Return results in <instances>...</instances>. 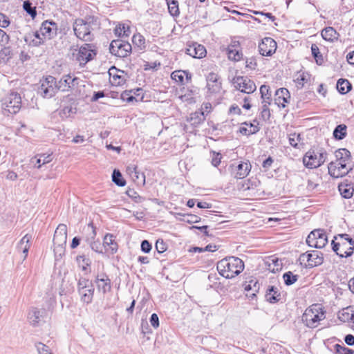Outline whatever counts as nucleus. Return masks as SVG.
I'll use <instances>...</instances> for the list:
<instances>
[{"label": "nucleus", "instance_id": "1", "mask_svg": "<svg viewBox=\"0 0 354 354\" xmlns=\"http://www.w3.org/2000/svg\"><path fill=\"white\" fill-rule=\"evenodd\" d=\"M77 80L76 77H72L70 75H67L63 76L57 82L55 77L49 75L40 81L37 93L44 98H50L55 95L58 90L62 91H68L70 88L75 85Z\"/></svg>", "mask_w": 354, "mask_h": 354}, {"label": "nucleus", "instance_id": "2", "mask_svg": "<svg viewBox=\"0 0 354 354\" xmlns=\"http://www.w3.org/2000/svg\"><path fill=\"white\" fill-rule=\"evenodd\" d=\"M100 25L97 17L87 15L84 19H76L73 24V29L78 39L84 41H91L94 39L93 32L99 30Z\"/></svg>", "mask_w": 354, "mask_h": 354}, {"label": "nucleus", "instance_id": "3", "mask_svg": "<svg viewBox=\"0 0 354 354\" xmlns=\"http://www.w3.org/2000/svg\"><path fill=\"white\" fill-rule=\"evenodd\" d=\"M216 268L221 276L227 279H232L243 270L244 263L238 257H228L219 261Z\"/></svg>", "mask_w": 354, "mask_h": 354}, {"label": "nucleus", "instance_id": "4", "mask_svg": "<svg viewBox=\"0 0 354 354\" xmlns=\"http://www.w3.org/2000/svg\"><path fill=\"white\" fill-rule=\"evenodd\" d=\"M325 319V312L319 305L315 304L307 308L302 315V321L309 328H315Z\"/></svg>", "mask_w": 354, "mask_h": 354}, {"label": "nucleus", "instance_id": "5", "mask_svg": "<svg viewBox=\"0 0 354 354\" xmlns=\"http://www.w3.org/2000/svg\"><path fill=\"white\" fill-rule=\"evenodd\" d=\"M228 169L234 178L243 179L250 171L251 165L249 161L236 160L230 165Z\"/></svg>", "mask_w": 354, "mask_h": 354}, {"label": "nucleus", "instance_id": "6", "mask_svg": "<svg viewBox=\"0 0 354 354\" xmlns=\"http://www.w3.org/2000/svg\"><path fill=\"white\" fill-rule=\"evenodd\" d=\"M306 243L310 247L322 248L328 243L327 236L324 230L316 229L308 234Z\"/></svg>", "mask_w": 354, "mask_h": 354}, {"label": "nucleus", "instance_id": "7", "mask_svg": "<svg viewBox=\"0 0 354 354\" xmlns=\"http://www.w3.org/2000/svg\"><path fill=\"white\" fill-rule=\"evenodd\" d=\"M299 260L301 264L306 268H313L322 264L324 257L322 253L313 250L311 252L303 253L299 256Z\"/></svg>", "mask_w": 354, "mask_h": 354}, {"label": "nucleus", "instance_id": "8", "mask_svg": "<svg viewBox=\"0 0 354 354\" xmlns=\"http://www.w3.org/2000/svg\"><path fill=\"white\" fill-rule=\"evenodd\" d=\"M3 111L5 113L11 114L17 113L21 106V98L19 94L11 93L5 99L3 102Z\"/></svg>", "mask_w": 354, "mask_h": 354}, {"label": "nucleus", "instance_id": "9", "mask_svg": "<svg viewBox=\"0 0 354 354\" xmlns=\"http://www.w3.org/2000/svg\"><path fill=\"white\" fill-rule=\"evenodd\" d=\"M110 53L119 57H127L131 51V46L129 42L122 39L113 40L109 46Z\"/></svg>", "mask_w": 354, "mask_h": 354}, {"label": "nucleus", "instance_id": "10", "mask_svg": "<svg viewBox=\"0 0 354 354\" xmlns=\"http://www.w3.org/2000/svg\"><path fill=\"white\" fill-rule=\"evenodd\" d=\"M234 87L245 93H252L257 89L254 82L246 76H237L232 80Z\"/></svg>", "mask_w": 354, "mask_h": 354}, {"label": "nucleus", "instance_id": "11", "mask_svg": "<svg viewBox=\"0 0 354 354\" xmlns=\"http://www.w3.org/2000/svg\"><path fill=\"white\" fill-rule=\"evenodd\" d=\"M57 24L53 21H44L40 27L39 31H37L35 34V37L39 39H42L40 35H42L44 38L51 39L57 35Z\"/></svg>", "mask_w": 354, "mask_h": 354}, {"label": "nucleus", "instance_id": "12", "mask_svg": "<svg viewBox=\"0 0 354 354\" xmlns=\"http://www.w3.org/2000/svg\"><path fill=\"white\" fill-rule=\"evenodd\" d=\"M93 47L92 44H86L80 48L76 56V59L80 62V65L86 64L96 55Z\"/></svg>", "mask_w": 354, "mask_h": 354}, {"label": "nucleus", "instance_id": "13", "mask_svg": "<svg viewBox=\"0 0 354 354\" xmlns=\"http://www.w3.org/2000/svg\"><path fill=\"white\" fill-rule=\"evenodd\" d=\"M277 50V43L271 37H265L259 44V51L262 56H271Z\"/></svg>", "mask_w": 354, "mask_h": 354}, {"label": "nucleus", "instance_id": "14", "mask_svg": "<svg viewBox=\"0 0 354 354\" xmlns=\"http://www.w3.org/2000/svg\"><path fill=\"white\" fill-rule=\"evenodd\" d=\"M94 282L97 286L98 291L102 292L103 294H106L111 290V279L105 273L97 274Z\"/></svg>", "mask_w": 354, "mask_h": 354}, {"label": "nucleus", "instance_id": "15", "mask_svg": "<svg viewBox=\"0 0 354 354\" xmlns=\"http://www.w3.org/2000/svg\"><path fill=\"white\" fill-rule=\"evenodd\" d=\"M185 52L189 56L198 59L205 57L207 53L204 46L196 42L188 45Z\"/></svg>", "mask_w": 354, "mask_h": 354}, {"label": "nucleus", "instance_id": "16", "mask_svg": "<svg viewBox=\"0 0 354 354\" xmlns=\"http://www.w3.org/2000/svg\"><path fill=\"white\" fill-rule=\"evenodd\" d=\"M67 239V227L65 224H59L55 231L53 244L66 245Z\"/></svg>", "mask_w": 354, "mask_h": 354}, {"label": "nucleus", "instance_id": "17", "mask_svg": "<svg viewBox=\"0 0 354 354\" xmlns=\"http://www.w3.org/2000/svg\"><path fill=\"white\" fill-rule=\"evenodd\" d=\"M127 172L130 176L132 180L138 185H144L145 183V176L144 173L140 172L135 165H129L127 167Z\"/></svg>", "mask_w": 354, "mask_h": 354}, {"label": "nucleus", "instance_id": "18", "mask_svg": "<svg viewBox=\"0 0 354 354\" xmlns=\"http://www.w3.org/2000/svg\"><path fill=\"white\" fill-rule=\"evenodd\" d=\"M87 230L91 231L90 238L87 239V241L88 242L91 248L98 253L102 252L103 245H101V243L99 241H94L93 239L96 236L95 227L93 226V223H89L87 226Z\"/></svg>", "mask_w": 354, "mask_h": 354}, {"label": "nucleus", "instance_id": "19", "mask_svg": "<svg viewBox=\"0 0 354 354\" xmlns=\"http://www.w3.org/2000/svg\"><path fill=\"white\" fill-rule=\"evenodd\" d=\"M207 86L212 93L218 92L221 88L219 77L214 73H209L207 76Z\"/></svg>", "mask_w": 354, "mask_h": 354}, {"label": "nucleus", "instance_id": "20", "mask_svg": "<svg viewBox=\"0 0 354 354\" xmlns=\"http://www.w3.org/2000/svg\"><path fill=\"white\" fill-rule=\"evenodd\" d=\"M290 98V93L286 88H281L275 91L274 101L278 106L285 107V104L288 102Z\"/></svg>", "mask_w": 354, "mask_h": 354}, {"label": "nucleus", "instance_id": "21", "mask_svg": "<svg viewBox=\"0 0 354 354\" xmlns=\"http://www.w3.org/2000/svg\"><path fill=\"white\" fill-rule=\"evenodd\" d=\"M46 313L44 309H38L37 308H32L28 315V318L30 324L33 326H36L39 322L41 318L44 317V314Z\"/></svg>", "mask_w": 354, "mask_h": 354}, {"label": "nucleus", "instance_id": "22", "mask_svg": "<svg viewBox=\"0 0 354 354\" xmlns=\"http://www.w3.org/2000/svg\"><path fill=\"white\" fill-rule=\"evenodd\" d=\"M103 247L106 252L114 254L118 250V244L115 241L114 237L112 234H107L104 237Z\"/></svg>", "mask_w": 354, "mask_h": 354}, {"label": "nucleus", "instance_id": "23", "mask_svg": "<svg viewBox=\"0 0 354 354\" xmlns=\"http://www.w3.org/2000/svg\"><path fill=\"white\" fill-rule=\"evenodd\" d=\"M94 292L95 288L93 284H91L88 286L86 288L78 291L81 297V301L87 304L92 302Z\"/></svg>", "mask_w": 354, "mask_h": 354}, {"label": "nucleus", "instance_id": "24", "mask_svg": "<svg viewBox=\"0 0 354 354\" xmlns=\"http://www.w3.org/2000/svg\"><path fill=\"white\" fill-rule=\"evenodd\" d=\"M184 76H185L187 82L191 80L192 75L187 71H175L171 74V79L180 84H185Z\"/></svg>", "mask_w": 354, "mask_h": 354}, {"label": "nucleus", "instance_id": "25", "mask_svg": "<svg viewBox=\"0 0 354 354\" xmlns=\"http://www.w3.org/2000/svg\"><path fill=\"white\" fill-rule=\"evenodd\" d=\"M317 153L314 151H308L303 158V163L308 168H316Z\"/></svg>", "mask_w": 354, "mask_h": 354}, {"label": "nucleus", "instance_id": "26", "mask_svg": "<svg viewBox=\"0 0 354 354\" xmlns=\"http://www.w3.org/2000/svg\"><path fill=\"white\" fill-rule=\"evenodd\" d=\"M339 239H344L349 244V248H346V250L344 252L339 253L341 257H351L354 252V241L347 234H342L338 235Z\"/></svg>", "mask_w": 354, "mask_h": 354}, {"label": "nucleus", "instance_id": "27", "mask_svg": "<svg viewBox=\"0 0 354 354\" xmlns=\"http://www.w3.org/2000/svg\"><path fill=\"white\" fill-rule=\"evenodd\" d=\"M266 299L270 303H276L281 299V294L279 292L278 288L275 286H270L265 295Z\"/></svg>", "mask_w": 354, "mask_h": 354}, {"label": "nucleus", "instance_id": "28", "mask_svg": "<svg viewBox=\"0 0 354 354\" xmlns=\"http://www.w3.org/2000/svg\"><path fill=\"white\" fill-rule=\"evenodd\" d=\"M31 236L26 234L19 241L17 245V250L21 251L24 254V259H25L28 255V252L30 246V240Z\"/></svg>", "mask_w": 354, "mask_h": 354}, {"label": "nucleus", "instance_id": "29", "mask_svg": "<svg viewBox=\"0 0 354 354\" xmlns=\"http://www.w3.org/2000/svg\"><path fill=\"white\" fill-rule=\"evenodd\" d=\"M341 195L345 198H350L354 193V187L351 184L341 183L338 186Z\"/></svg>", "mask_w": 354, "mask_h": 354}, {"label": "nucleus", "instance_id": "30", "mask_svg": "<svg viewBox=\"0 0 354 354\" xmlns=\"http://www.w3.org/2000/svg\"><path fill=\"white\" fill-rule=\"evenodd\" d=\"M322 36L324 39L333 41L337 39L338 33L333 27H326L322 31Z\"/></svg>", "mask_w": 354, "mask_h": 354}, {"label": "nucleus", "instance_id": "31", "mask_svg": "<svg viewBox=\"0 0 354 354\" xmlns=\"http://www.w3.org/2000/svg\"><path fill=\"white\" fill-rule=\"evenodd\" d=\"M328 173L333 178L342 177L348 174V171H340L334 162L329 163L328 166Z\"/></svg>", "mask_w": 354, "mask_h": 354}, {"label": "nucleus", "instance_id": "32", "mask_svg": "<svg viewBox=\"0 0 354 354\" xmlns=\"http://www.w3.org/2000/svg\"><path fill=\"white\" fill-rule=\"evenodd\" d=\"M204 112L203 111H196L190 114L188 120L192 125L197 126L205 120Z\"/></svg>", "mask_w": 354, "mask_h": 354}, {"label": "nucleus", "instance_id": "33", "mask_svg": "<svg viewBox=\"0 0 354 354\" xmlns=\"http://www.w3.org/2000/svg\"><path fill=\"white\" fill-rule=\"evenodd\" d=\"M352 88V85L346 79H339L337 83V89L341 94H346Z\"/></svg>", "mask_w": 354, "mask_h": 354}, {"label": "nucleus", "instance_id": "34", "mask_svg": "<svg viewBox=\"0 0 354 354\" xmlns=\"http://www.w3.org/2000/svg\"><path fill=\"white\" fill-rule=\"evenodd\" d=\"M346 136V126L345 124L337 125L333 131V136L337 140H342Z\"/></svg>", "mask_w": 354, "mask_h": 354}, {"label": "nucleus", "instance_id": "35", "mask_svg": "<svg viewBox=\"0 0 354 354\" xmlns=\"http://www.w3.org/2000/svg\"><path fill=\"white\" fill-rule=\"evenodd\" d=\"M169 12L174 17H177L180 14L178 3L176 0H167Z\"/></svg>", "mask_w": 354, "mask_h": 354}, {"label": "nucleus", "instance_id": "36", "mask_svg": "<svg viewBox=\"0 0 354 354\" xmlns=\"http://www.w3.org/2000/svg\"><path fill=\"white\" fill-rule=\"evenodd\" d=\"M227 54L228 58L233 61H239L243 56V54L238 48H232V47H228L227 48Z\"/></svg>", "mask_w": 354, "mask_h": 354}, {"label": "nucleus", "instance_id": "37", "mask_svg": "<svg viewBox=\"0 0 354 354\" xmlns=\"http://www.w3.org/2000/svg\"><path fill=\"white\" fill-rule=\"evenodd\" d=\"M112 180L118 186L123 187L126 184L125 180L123 178L120 171L118 169H114L112 174Z\"/></svg>", "mask_w": 354, "mask_h": 354}, {"label": "nucleus", "instance_id": "38", "mask_svg": "<svg viewBox=\"0 0 354 354\" xmlns=\"http://www.w3.org/2000/svg\"><path fill=\"white\" fill-rule=\"evenodd\" d=\"M132 41H133V44L135 46H138L140 50H143L146 47L145 39L140 33L135 34L133 36Z\"/></svg>", "mask_w": 354, "mask_h": 354}, {"label": "nucleus", "instance_id": "39", "mask_svg": "<svg viewBox=\"0 0 354 354\" xmlns=\"http://www.w3.org/2000/svg\"><path fill=\"white\" fill-rule=\"evenodd\" d=\"M311 52L313 57L316 61V63L319 65H321L324 62V58L322 53L319 51L318 46L316 44H312Z\"/></svg>", "mask_w": 354, "mask_h": 354}, {"label": "nucleus", "instance_id": "40", "mask_svg": "<svg viewBox=\"0 0 354 354\" xmlns=\"http://www.w3.org/2000/svg\"><path fill=\"white\" fill-rule=\"evenodd\" d=\"M244 289L247 292L252 290V292L251 293V295L250 297H253L254 296L256 295V292L259 291V284L257 281L250 280L248 284H246L245 286Z\"/></svg>", "mask_w": 354, "mask_h": 354}, {"label": "nucleus", "instance_id": "41", "mask_svg": "<svg viewBox=\"0 0 354 354\" xmlns=\"http://www.w3.org/2000/svg\"><path fill=\"white\" fill-rule=\"evenodd\" d=\"M335 156L337 160H345L346 161H348L351 157L350 151L345 149H339L335 151Z\"/></svg>", "mask_w": 354, "mask_h": 354}, {"label": "nucleus", "instance_id": "42", "mask_svg": "<svg viewBox=\"0 0 354 354\" xmlns=\"http://www.w3.org/2000/svg\"><path fill=\"white\" fill-rule=\"evenodd\" d=\"M109 75L111 76V82L113 85L115 86H121L124 84L126 79L121 74H112L111 71H109Z\"/></svg>", "mask_w": 354, "mask_h": 354}, {"label": "nucleus", "instance_id": "43", "mask_svg": "<svg viewBox=\"0 0 354 354\" xmlns=\"http://www.w3.org/2000/svg\"><path fill=\"white\" fill-rule=\"evenodd\" d=\"M52 160L50 154H41L39 156V158L36 160V163L35 164V167L39 169L41 168L42 165L50 162Z\"/></svg>", "mask_w": 354, "mask_h": 354}, {"label": "nucleus", "instance_id": "44", "mask_svg": "<svg viewBox=\"0 0 354 354\" xmlns=\"http://www.w3.org/2000/svg\"><path fill=\"white\" fill-rule=\"evenodd\" d=\"M77 263L80 268H82V270L85 271L87 269V267L90 266L91 261L88 258H86L84 255H79L76 258Z\"/></svg>", "mask_w": 354, "mask_h": 354}, {"label": "nucleus", "instance_id": "45", "mask_svg": "<svg viewBox=\"0 0 354 354\" xmlns=\"http://www.w3.org/2000/svg\"><path fill=\"white\" fill-rule=\"evenodd\" d=\"M283 278L286 285L290 286L297 281L298 276L289 271L283 274Z\"/></svg>", "mask_w": 354, "mask_h": 354}, {"label": "nucleus", "instance_id": "46", "mask_svg": "<svg viewBox=\"0 0 354 354\" xmlns=\"http://www.w3.org/2000/svg\"><path fill=\"white\" fill-rule=\"evenodd\" d=\"M23 8L24 10L28 13L32 18H35L37 15V11L35 7L32 6V3L30 1H25L23 3Z\"/></svg>", "mask_w": 354, "mask_h": 354}, {"label": "nucleus", "instance_id": "47", "mask_svg": "<svg viewBox=\"0 0 354 354\" xmlns=\"http://www.w3.org/2000/svg\"><path fill=\"white\" fill-rule=\"evenodd\" d=\"M317 153V160L316 163V168L321 166L322 164L324 163V162L326 160L327 158V153L324 150H319Z\"/></svg>", "mask_w": 354, "mask_h": 354}, {"label": "nucleus", "instance_id": "48", "mask_svg": "<svg viewBox=\"0 0 354 354\" xmlns=\"http://www.w3.org/2000/svg\"><path fill=\"white\" fill-rule=\"evenodd\" d=\"M335 348L336 354H354L353 350L339 344H336Z\"/></svg>", "mask_w": 354, "mask_h": 354}, {"label": "nucleus", "instance_id": "49", "mask_svg": "<svg viewBox=\"0 0 354 354\" xmlns=\"http://www.w3.org/2000/svg\"><path fill=\"white\" fill-rule=\"evenodd\" d=\"M35 346L39 354H53L50 351L48 346L41 342L37 343Z\"/></svg>", "mask_w": 354, "mask_h": 354}, {"label": "nucleus", "instance_id": "50", "mask_svg": "<svg viewBox=\"0 0 354 354\" xmlns=\"http://www.w3.org/2000/svg\"><path fill=\"white\" fill-rule=\"evenodd\" d=\"M317 179H318V178L315 176V178H310L308 180L306 189L308 192H312L317 187L319 183L317 182Z\"/></svg>", "mask_w": 354, "mask_h": 354}, {"label": "nucleus", "instance_id": "51", "mask_svg": "<svg viewBox=\"0 0 354 354\" xmlns=\"http://www.w3.org/2000/svg\"><path fill=\"white\" fill-rule=\"evenodd\" d=\"M72 113H75L74 109L69 106H64L59 112L62 118H68Z\"/></svg>", "mask_w": 354, "mask_h": 354}, {"label": "nucleus", "instance_id": "52", "mask_svg": "<svg viewBox=\"0 0 354 354\" xmlns=\"http://www.w3.org/2000/svg\"><path fill=\"white\" fill-rule=\"evenodd\" d=\"M93 284L88 279L81 277L77 282V290L80 291L83 288H86L88 286Z\"/></svg>", "mask_w": 354, "mask_h": 354}, {"label": "nucleus", "instance_id": "53", "mask_svg": "<svg viewBox=\"0 0 354 354\" xmlns=\"http://www.w3.org/2000/svg\"><path fill=\"white\" fill-rule=\"evenodd\" d=\"M260 93L261 97H267L268 100L271 98L272 94L270 91V87L266 85H262L260 87Z\"/></svg>", "mask_w": 354, "mask_h": 354}, {"label": "nucleus", "instance_id": "54", "mask_svg": "<svg viewBox=\"0 0 354 354\" xmlns=\"http://www.w3.org/2000/svg\"><path fill=\"white\" fill-rule=\"evenodd\" d=\"M261 118L265 121L268 120L270 119V109L266 104H264V105H262V111H261Z\"/></svg>", "mask_w": 354, "mask_h": 354}, {"label": "nucleus", "instance_id": "55", "mask_svg": "<svg viewBox=\"0 0 354 354\" xmlns=\"http://www.w3.org/2000/svg\"><path fill=\"white\" fill-rule=\"evenodd\" d=\"M156 248L159 253H162L167 250V246L163 240L158 239L156 243Z\"/></svg>", "mask_w": 354, "mask_h": 354}, {"label": "nucleus", "instance_id": "56", "mask_svg": "<svg viewBox=\"0 0 354 354\" xmlns=\"http://www.w3.org/2000/svg\"><path fill=\"white\" fill-rule=\"evenodd\" d=\"M151 250V245L147 240H144L141 243V250L145 253H149Z\"/></svg>", "mask_w": 354, "mask_h": 354}, {"label": "nucleus", "instance_id": "57", "mask_svg": "<svg viewBox=\"0 0 354 354\" xmlns=\"http://www.w3.org/2000/svg\"><path fill=\"white\" fill-rule=\"evenodd\" d=\"M221 154L220 153L213 152V157L212 159V164L214 167H217L221 163Z\"/></svg>", "mask_w": 354, "mask_h": 354}, {"label": "nucleus", "instance_id": "58", "mask_svg": "<svg viewBox=\"0 0 354 354\" xmlns=\"http://www.w3.org/2000/svg\"><path fill=\"white\" fill-rule=\"evenodd\" d=\"M9 24L10 21L8 18L5 15L0 12V26L2 28H6Z\"/></svg>", "mask_w": 354, "mask_h": 354}, {"label": "nucleus", "instance_id": "59", "mask_svg": "<svg viewBox=\"0 0 354 354\" xmlns=\"http://www.w3.org/2000/svg\"><path fill=\"white\" fill-rule=\"evenodd\" d=\"M150 324L154 328H157L159 326V319L157 314L153 313L151 315Z\"/></svg>", "mask_w": 354, "mask_h": 354}, {"label": "nucleus", "instance_id": "60", "mask_svg": "<svg viewBox=\"0 0 354 354\" xmlns=\"http://www.w3.org/2000/svg\"><path fill=\"white\" fill-rule=\"evenodd\" d=\"M132 91H125L122 93V98L124 100H126L128 102H132L133 100H135V97L133 95H129V93H131Z\"/></svg>", "mask_w": 354, "mask_h": 354}, {"label": "nucleus", "instance_id": "61", "mask_svg": "<svg viewBox=\"0 0 354 354\" xmlns=\"http://www.w3.org/2000/svg\"><path fill=\"white\" fill-rule=\"evenodd\" d=\"M64 245H54V246H55L54 252H55V255L56 257L57 256L62 257V254H64Z\"/></svg>", "mask_w": 354, "mask_h": 354}, {"label": "nucleus", "instance_id": "62", "mask_svg": "<svg viewBox=\"0 0 354 354\" xmlns=\"http://www.w3.org/2000/svg\"><path fill=\"white\" fill-rule=\"evenodd\" d=\"M9 41V37L5 31L0 28V43L2 45L7 44Z\"/></svg>", "mask_w": 354, "mask_h": 354}, {"label": "nucleus", "instance_id": "63", "mask_svg": "<svg viewBox=\"0 0 354 354\" xmlns=\"http://www.w3.org/2000/svg\"><path fill=\"white\" fill-rule=\"evenodd\" d=\"M257 65L256 59L254 57H250L246 60V67L250 69H255Z\"/></svg>", "mask_w": 354, "mask_h": 354}, {"label": "nucleus", "instance_id": "64", "mask_svg": "<svg viewBox=\"0 0 354 354\" xmlns=\"http://www.w3.org/2000/svg\"><path fill=\"white\" fill-rule=\"evenodd\" d=\"M345 343L348 346L354 345V335L351 334L346 335L344 337Z\"/></svg>", "mask_w": 354, "mask_h": 354}]
</instances>
